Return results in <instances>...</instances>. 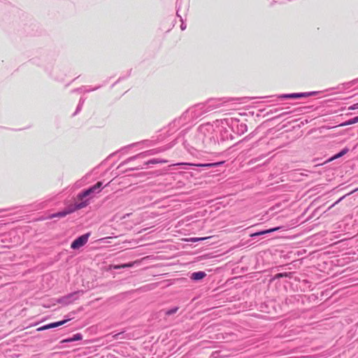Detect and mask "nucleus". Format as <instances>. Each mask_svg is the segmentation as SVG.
I'll return each instance as SVG.
<instances>
[{"instance_id": "7ed1b4c3", "label": "nucleus", "mask_w": 358, "mask_h": 358, "mask_svg": "<svg viewBox=\"0 0 358 358\" xmlns=\"http://www.w3.org/2000/svg\"><path fill=\"white\" fill-rule=\"evenodd\" d=\"M90 234H85L75 239L71 244V248L73 250L78 249L83 246L88 241Z\"/></svg>"}, {"instance_id": "2eb2a0df", "label": "nucleus", "mask_w": 358, "mask_h": 358, "mask_svg": "<svg viewBox=\"0 0 358 358\" xmlns=\"http://www.w3.org/2000/svg\"><path fill=\"white\" fill-rule=\"evenodd\" d=\"M356 109H358V103L353 104L348 108V110H356Z\"/></svg>"}, {"instance_id": "6ab92c4d", "label": "nucleus", "mask_w": 358, "mask_h": 358, "mask_svg": "<svg viewBox=\"0 0 358 358\" xmlns=\"http://www.w3.org/2000/svg\"><path fill=\"white\" fill-rule=\"evenodd\" d=\"M175 165H177V166H182V165L194 166L195 164H189V163H178V164H176Z\"/></svg>"}, {"instance_id": "423d86ee", "label": "nucleus", "mask_w": 358, "mask_h": 358, "mask_svg": "<svg viewBox=\"0 0 358 358\" xmlns=\"http://www.w3.org/2000/svg\"><path fill=\"white\" fill-rule=\"evenodd\" d=\"M279 229H280V227H276V228H273V229L262 231H259V232H256V233L252 234L250 235V236L251 237H254V236H260V235L266 234H268V233H271L273 231H275L278 230Z\"/></svg>"}, {"instance_id": "9d476101", "label": "nucleus", "mask_w": 358, "mask_h": 358, "mask_svg": "<svg viewBox=\"0 0 358 358\" xmlns=\"http://www.w3.org/2000/svg\"><path fill=\"white\" fill-rule=\"evenodd\" d=\"M167 162H168V161L166 159H152L148 161L145 164H165Z\"/></svg>"}, {"instance_id": "f03ea898", "label": "nucleus", "mask_w": 358, "mask_h": 358, "mask_svg": "<svg viewBox=\"0 0 358 358\" xmlns=\"http://www.w3.org/2000/svg\"><path fill=\"white\" fill-rule=\"evenodd\" d=\"M101 186L102 182H97L91 187L85 189V191H83L82 192H80L77 195V200L80 201V202L85 201V200H83L84 198L87 196H91L93 194L99 193L101 191Z\"/></svg>"}, {"instance_id": "f8f14e48", "label": "nucleus", "mask_w": 358, "mask_h": 358, "mask_svg": "<svg viewBox=\"0 0 358 358\" xmlns=\"http://www.w3.org/2000/svg\"><path fill=\"white\" fill-rule=\"evenodd\" d=\"M347 152H348V149H344L342 151H341L339 153L336 154L333 157H331L329 161H332L335 159L339 158V157H342L343 155H344L345 154H346Z\"/></svg>"}, {"instance_id": "dca6fc26", "label": "nucleus", "mask_w": 358, "mask_h": 358, "mask_svg": "<svg viewBox=\"0 0 358 358\" xmlns=\"http://www.w3.org/2000/svg\"><path fill=\"white\" fill-rule=\"evenodd\" d=\"M286 276H287V273H277L275 275V278H280L286 277Z\"/></svg>"}, {"instance_id": "aec40b11", "label": "nucleus", "mask_w": 358, "mask_h": 358, "mask_svg": "<svg viewBox=\"0 0 358 358\" xmlns=\"http://www.w3.org/2000/svg\"><path fill=\"white\" fill-rule=\"evenodd\" d=\"M214 164H196L199 166H213Z\"/></svg>"}, {"instance_id": "f257e3e1", "label": "nucleus", "mask_w": 358, "mask_h": 358, "mask_svg": "<svg viewBox=\"0 0 358 358\" xmlns=\"http://www.w3.org/2000/svg\"><path fill=\"white\" fill-rule=\"evenodd\" d=\"M88 204H89V201H88V199H86V201H85L76 203L75 206L73 207H69L68 209L64 210L61 212H59V213H57L50 214L47 217L41 218V220L53 219L55 217H59V218L64 217L67 215L74 212L76 210L82 209V208L86 207Z\"/></svg>"}, {"instance_id": "4468645a", "label": "nucleus", "mask_w": 358, "mask_h": 358, "mask_svg": "<svg viewBox=\"0 0 358 358\" xmlns=\"http://www.w3.org/2000/svg\"><path fill=\"white\" fill-rule=\"evenodd\" d=\"M208 238V237H203V238H191V241L192 242H196V241H203V240H206Z\"/></svg>"}, {"instance_id": "6e6552de", "label": "nucleus", "mask_w": 358, "mask_h": 358, "mask_svg": "<svg viewBox=\"0 0 358 358\" xmlns=\"http://www.w3.org/2000/svg\"><path fill=\"white\" fill-rule=\"evenodd\" d=\"M137 262H130V263H127V264H121V265H114V266H112L111 268H113V269H120V268H130V267H132L135 263H136Z\"/></svg>"}, {"instance_id": "a211bd4d", "label": "nucleus", "mask_w": 358, "mask_h": 358, "mask_svg": "<svg viewBox=\"0 0 358 358\" xmlns=\"http://www.w3.org/2000/svg\"><path fill=\"white\" fill-rule=\"evenodd\" d=\"M110 238H112L111 237H105V238L99 239V241L103 242V243H110L109 241H107V240L110 239Z\"/></svg>"}, {"instance_id": "20e7f679", "label": "nucleus", "mask_w": 358, "mask_h": 358, "mask_svg": "<svg viewBox=\"0 0 358 358\" xmlns=\"http://www.w3.org/2000/svg\"><path fill=\"white\" fill-rule=\"evenodd\" d=\"M83 336L80 334H76L71 338L64 339L61 341L62 343H71L73 341H80L82 340Z\"/></svg>"}, {"instance_id": "412c9836", "label": "nucleus", "mask_w": 358, "mask_h": 358, "mask_svg": "<svg viewBox=\"0 0 358 358\" xmlns=\"http://www.w3.org/2000/svg\"><path fill=\"white\" fill-rule=\"evenodd\" d=\"M340 201H341V199H339V200H338L337 202H336V203H338V202H339Z\"/></svg>"}, {"instance_id": "0eeeda50", "label": "nucleus", "mask_w": 358, "mask_h": 358, "mask_svg": "<svg viewBox=\"0 0 358 358\" xmlns=\"http://www.w3.org/2000/svg\"><path fill=\"white\" fill-rule=\"evenodd\" d=\"M69 320H70V319H67V320H64L57 322L50 323V324H48V329H51V328H55V327H59L61 325H63V324H64L65 323H66Z\"/></svg>"}, {"instance_id": "39448f33", "label": "nucleus", "mask_w": 358, "mask_h": 358, "mask_svg": "<svg viewBox=\"0 0 358 358\" xmlns=\"http://www.w3.org/2000/svg\"><path fill=\"white\" fill-rule=\"evenodd\" d=\"M206 275V274L203 271L194 272V273H192L191 279L194 280H201L203 278H205Z\"/></svg>"}, {"instance_id": "9b49d317", "label": "nucleus", "mask_w": 358, "mask_h": 358, "mask_svg": "<svg viewBox=\"0 0 358 358\" xmlns=\"http://www.w3.org/2000/svg\"><path fill=\"white\" fill-rule=\"evenodd\" d=\"M357 122H358V116H356V117L348 120L347 122L341 124L340 126L344 127V126H347V125L353 124H355Z\"/></svg>"}, {"instance_id": "ddd939ff", "label": "nucleus", "mask_w": 358, "mask_h": 358, "mask_svg": "<svg viewBox=\"0 0 358 358\" xmlns=\"http://www.w3.org/2000/svg\"><path fill=\"white\" fill-rule=\"evenodd\" d=\"M178 310V307H175L173 308L167 310L165 311V315L169 316L171 315L175 314Z\"/></svg>"}, {"instance_id": "f3484780", "label": "nucleus", "mask_w": 358, "mask_h": 358, "mask_svg": "<svg viewBox=\"0 0 358 358\" xmlns=\"http://www.w3.org/2000/svg\"><path fill=\"white\" fill-rule=\"evenodd\" d=\"M46 329H48V324L44 325V326L41 327H38L37 329V331H44V330H46Z\"/></svg>"}, {"instance_id": "1a4fd4ad", "label": "nucleus", "mask_w": 358, "mask_h": 358, "mask_svg": "<svg viewBox=\"0 0 358 358\" xmlns=\"http://www.w3.org/2000/svg\"><path fill=\"white\" fill-rule=\"evenodd\" d=\"M306 94L304 93H293L289 94H286L284 96L285 98L289 99H299L305 96Z\"/></svg>"}]
</instances>
